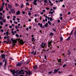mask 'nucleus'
<instances>
[{
    "label": "nucleus",
    "mask_w": 76,
    "mask_h": 76,
    "mask_svg": "<svg viewBox=\"0 0 76 76\" xmlns=\"http://www.w3.org/2000/svg\"><path fill=\"white\" fill-rule=\"evenodd\" d=\"M45 45H46V43H44L43 42H42L40 46L41 47H42V48H44Z\"/></svg>",
    "instance_id": "obj_3"
},
{
    "label": "nucleus",
    "mask_w": 76,
    "mask_h": 76,
    "mask_svg": "<svg viewBox=\"0 0 76 76\" xmlns=\"http://www.w3.org/2000/svg\"><path fill=\"white\" fill-rule=\"evenodd\" d=\"M40 27H41V28H42V24L41 23L40 24Z\"/></svg>",
    "instance_id": "obj_41"
},
{
    "label": "nucleus",
    "mask_w": 76,
    "mask_h": 76,
    "mask_svg": "<svg viewBox=\"0 0 76 76\" xmlns=\"http://www.w3.org/2000/svg\"><path fill=\"white\" fill-rule=\"evenodd\" d=\"M8 7L9 9H11V8L12 7V6L9 4L8 5Z\"/></svg>",
    "instance_id": "obj_10"
},
{
    "label": "nucleus",
    "mask_w": 76,
    "mask_h": 76,
    "mask_svg": "<svg viewBox=\"0 0 76 76\" xmlns=\"http://www.w3.org/2000/svg\"><path fill=\"white\" fill-rule=\"evenodd\" d=\"M9 28H12V26H9Z\"/></svg>",
    "instance_id": "obj_47"
},
{
    "label": "nucleus",
    "mask_w": 76,
    "mask_h": 76,
    "mask_svg": "<svg viewBox=\"0 0 76 76\" xmlns=\"http://www.w3.org/2000/svg\"><path fill=\"white\" fill-rule=\"evenodd\" d=\"M6 9L7 10H9V9H8V8H7V7H6Z\"/></svg>",
    "instance_id": "obj_61"
},
{
    "label": "nucleus",
    "mask_w": 76,
    "mask_h": 76,
    "mask_svg": "<svg viewBox=\"0 0 76 76\" xmlns=\"http://www.w3.org/2000/svg\"><path fill=\"white\" fill-rule=\"evenodd\" d=\"M73 30H72L70 33V35H72V34H73Z\"/></svg>",
    "instance_id": "obj_23"
},
{
    "label": "nucleus",
    "mask_w": 76,
    "mask_h": 76,
    "mask_svg": "<svg viewBox=\"0 0 76 76\" xmlns=\"http://www.w3.org/2000/svg\"><path fill=\"white\" fill-rule=\"evenodd\" d=\"M50 20V21H52V20H53V18L51 17L50 18L49 17V20Z\"/></svg>",
    "instance_id": "obj_16"
},
{
    "label": "nucleus",
    "mask_w": 76,
    "mask_h": 76,
    "mask_svg": "<svg viewBox=\"0 0 76 76\" xmlns=\"http://www.w3.org/2000/svg\"><path fill=\"white\" fill-rule=\"evenodd\" d=\"M15 14L17 15H19V14H20V11L18 10V12H17V13H16Z\"/></svg>",
    "instance_id": "obj_9"
},
{
    "label": "nucleus",
    "mask_w": 76,
    "mask_h": 76,
    "mask_svg": "<svg viewBox=\"0 0 76 76\" xmlns=\"http://www.w3.org/2000/svg\"><path fill=\"white\" fill-rule=\"evenodd\" d=\"M8 35H9V34L6 35V37H7V38H8V37H9V36L8 37Z\"/></svg>",
    "instance_id": "obj_56"
},
{
    "label": "nucleus",
    "mask_w": 76,
    "mask_h": 76,
    "mask_svg": "<svg viewBox=\"0 0 76 76\" xmlns=\"http://www.w3.org/2000/svg\"><path fill=\"white\" fill-rule=\"evenodd\" d=\"M21 65V63H18L17 64V66H20Z\"/></svg>",
    "instance_id": "obj_19"
},
{
    "label": "nucleus",
    "mask_w": 76,
    "mask_h": 76,
    "mask_svg": "<svg viewBox=\"0 0 76 76\" xmlns=\"http://www.w3.org/2000/svg\"><path fill=\"white\" fill-rule=\"evenodd\" d=\"M37 2V1L36 0H34L33 1V4L34 5H35V6H37V3H36Z\"/></svg>",
    "instance_id": "obj_8"
},
{
    "label": "nucleus",
    "mask_w": 76,
    "mask_h": 76,
    "mask_svg": "<svg viewBox=\"0 0 76 76\" xmlns=\"http://www.w3.org/2000/svg\"><path fill=\"white\" fill-rule=\"evenodd\" d=\"M28 15H29V16H30V15H31V13L30 12H29L28 13Z\"/></svg>",
    "instance_id": "obj_40"
},
{
    "label": "nucleus",
    "mask_w": 76,
    "mask_h": 76,
    "mask_svg": "<svg viewBox=\"0 0 76 76\" xmlns=\"http://www.w3.org/2000/svg\"><path fill=\"white\" fill-rule=\"evenodd\" d=\"M58 1L60 2V1H63V0H58Z\"/></svg>",
    "instance_id": "obj_44"
},
{
    "label": "nucleus",
    "mask_w": 76,
    "mask_h": 76,
    "mask_svg": "<svg viewBox=\"0 0 76 76\" xmlns=\"http://www.w3.org/2000/svg\"><path fill=\"white\" fill-rule=\"evenodd\" d=\"M28 29H29L28 28H26V30L27 31H28Z\"/></svg>",
    "instance_id": "obj_63"
},
{
    "label": "nucleus",
    "mask_w": 76,
    "mask_h": 76,
    "mask_svg": "<svg viewBox=\"0 0 76 76\" xmlns=\"http://www.w3.org/2000/svg\"><path fill=\"white\" fill-rule=\"evenodd\" d=\"M13 18H15H15H16V17L15 16H13Z\"/></svg>",
    "instance_id": "obj_64"
},
{
    "label": "nucleus",
    "mask_w": 76,
    "mask_h": 76,
    "mask_svg": "<svg viewBox=\"0 0 76 76\" xmlns=\"http://www.w3.org/2000/svg\"><path fill=\"white\" fill-rule=\"evenodd\" d=\"M66 64H64V65H63V67L64 68V67H66Z\"/></svg>",
    "instance_id": "obj_32"
},
{
    "label": "nucleus",
    "mask_w": 76,
    "mask_h": 76,
    "mask_svg": "<svg viewBox=\"0 0 76 76\" xmlns=\"http://www.w3.org/2000/svg\"><path fill=\"white\" fill-rule=\"evenodd\" d=\"M0 23L1 25H2L4 24L3 23V22L1 21H0Z\"/></svg>",
    "instance_id": "obj_21"
},
{
    "label": "nucleus",
    "mask_w": 76,
    "mask_h": 76,
    "mask_svg": "<svg viewBox=\"0 0 76 76\" xmlns=\"http://www.w3.org/2000/svg\"><path fill=\"white\" fill-rule=\"evenodd\" d=\"M16 40L12 41V43L13 44V45L12 46V47H13L15 45H16Z\"/></svg>",
    "instance_id": "obj_6"
},
{
    "label": "nucleus",
    "mask_w": 76,
    "mask_h": 76,
    "mask_svg": "<svg viewBox=\"0 0 76 76\" xmlns=\"http://www.w3.org/2000/svg\"><path fill=\"white\" fill-rule=\"evenodd\" d=\"M48 1L50 4L51 3V1H50V0H49Z\"/></svg>",
    "instance_id": "obj_59"
},
{
    "label": "nucleus",
    "mask_w": 76,
    "mask_h": 76,
    "mask_svg": "<svg viewBox=\"0 0 76 76\" xmlns=\"http://www.w3.org/2000/svg\"><path fill=\"white\" fill-rule=\"evenodd\" d=\"M11 33L13 35H15V32H14V31H11Z\"/></svg>",
    "instance_id": "obj_30"
},
{
    "label": "nucleus",
    "mask_w": 76,
    "mask_h": 76,
    "mask_svg": "<svg viewBox=\"0 0 76 76\" xmlns=\"http://www.w3.org/2000/svg\"><path fill=\"white\" fill-rule=\"evenodd\" d=\"M15 36L16 37H19V35H18V34H15Z\"/></svg>",
    "instance_id": "obj_28"
},
{
    "label": "nucleus",
    "mask_w": 76,
    "mask_h": 76,
    "mask_svg": "<svg viewBox=\"0 0 76 76\" xmlns=\"http://www.w3.org/2000/svg\"><path fill=\"white\" fill-rule=\"evenodd\" d=\"M33 54H34V55H35L36 54V52H35L34 53H33Z\"/></svg>",
    "instance_id": "obj_62"
},
{
    "label": "nucleus",
    "mask_w": 76,
    "mask_h": 76,
    "mask_svg": "<svg viewBox=\"0 0 76 76\" xmlns=\"http://www.w3.org/2000/svg\"><path fill=\"white\" fill-rule=\"evenodd\" d=\"M45 25H44L42 26V28H45Z\"/></svg>",
    "instance_id": "obj_50"
},
{
    "label": "nucleus",
    "mask_w": 76,
    "mask_h": 76,
    "mask_svg": "<svg viewBox=\"0 0 76 76\" xmlns=\"http://www.w3.org/2000/svg\"><path fill=\"white\" fill-rule=\"evenodd\" d=\"M44 1L45 3H48V0H44Z\"/></svg>",
    "instance_id": "obj_27"
},
{
    "label": "nucleus",
    "mask_w": 76,
    "mask_h": 76,
    "mask_svg": "<svg viewBox=\"0 0 76 76\" xmlns=\"http://www.w3.org/2000/svg\"><path fill=\"white\" fill-rule=\"evenodd\" d=\"M35 41V38H34V37L32 38V41Z\"/></svg>",
    "instance_id": "obj_26"
},
{
    "label": "nucleus",
    "mask_w": 76,
    "mask_h": 76,
    "mask_svg": "<svg viewBox=\"0 0 76 76\" xmlns=\"http://www.w3.org/2000/svg\"><path fill=\"white\" fill-rule=\"evenodd\" d=\"M14 23H15V24H18V22H15V21L14 22Z\"/></svg>",
    "instance_id": "obj_43"
},
{
    "label": "nucleus",
    "mask_w": 76,
    "mask_h": 76,
    "mask_svg": "<svg viewBox=\"0 0 76 76\" xmlns=\"http://www.w3.org/2000/svg\"><path fill=\"white\" fill-rule=\"evenodd\" d=\"M58 72V71H57V69H54V72H53V73H57Z\"/></svg>",
    "instance_id": "obj_14"
},
{
    "label": "nucleus",
    "mask_w": 76,
    "mask_h": 76,
    "mask_svg": "<svg viewBox=\"0 0 76 76\" xmlns=\"http://www.w3.org/2000/svg\"><path fill=\"white\" fill-rule=\"evenodd\" d=\"M68 14L69 15H70V12H68Z\"/></svg>",
    "instance_id": "obj_57"
},
{
    "label": "nucleus",
    "mask_w": 76,
    "mask_h": 76,
    "mask_svg": "<svg viewBox=\"0 0 76 76\" xmlns=\"http://www.w3.org/2000/svg\"><path fill=\"white\" fill-rule=\"evenodd\" d=\"M58 73H62V72L59 71L58 72Z\"/></svg>",
    "instance_id": "obj_58"
},
{
    "label": "nucleus",
    "mask_w": 76,
    "mask_h": 76,
    "mask_svg": "<svg viewBox=\"0 0 76 76\" xmlns=\"http://www.w3.org/2000/svg\"><path fill=\"white\" fill-rule=\"evenodd\" d=\"M11 40H12V43H13V42L14 41H16V42H17V40H16V39L13 40V38L11 39Z\"/></svg>",
    "instance_id": "obj_17"
},
{
    "label": "nucleus",
    "mask_w": 76,
    "mask_h": 76,
    "mask_svg": "<svg viewBox=\"0 0 76 76\" xmlns=\"http://www.w3.org/2000/svg\"><path fill=\"white\" fill-rule=\"evenodd\" d=\"M18 71H17L16 72L15 71V70L14 71H12L11 72L12 73L14 76H18V75H19V74H24V73H26L27 74H28V75H31L32 72L29 71H28V72L26 71V70H23V69H21L19 72H18Z\"/></svg>",
    "instance_id": "obj_1"
},
{
    "label": "nucleus",
    "mask_w": 76,
    "mask_h": 76,
    "mask_svg": "<svg viewBox=\"0 0 76 76\" xmlns=\"http://www.w3.org/2000/svg\"><path fill=\"white\" fill-rule=\"evenodd\" d=\"M48 23L50 25H51V23L50 21H48Z\"/></svg>",
    "instance_id": "obj_22"
},
{
    "label": "nucleus",
    "mask_w": 76,
    "mask_h": 76,
    "mask_svg": "<svg viewBox=\"0 0 76 76\" xmlns=\"http://www.w3.org/2000/svg\"><path fill=\"white\" fill-rule=\"evenodd\" d=\"M44 57H45V60H47V56L45 55Z\"/></svg>",
    "instance_id": "obj_37"
},
{
    "label": "nucleus",
    "mask_w": 76,
    "mask_h": 76,
    "mask_svg": "<svg viewBox=\"0 0 76 76\" xmlns=\"http://www.w3.org/2000/svg\"><path fill=\"white\" fill-rule=\"evenodd\" d=\"M10 16H7V18L8 19H10Z\"/></svg>",
    "instance_id": "obj_35"
},
{
    "label": "nucleus",
    "mask_w": 76,
    "mask_h": 76,
    "mask_svg": "<svg viewBox=\"0 0 76 76\" xmlns=\"http://www.w3.org/2000/svg\"><path fill=\"white\" fill-rule=\"evenodd\" d=\"M63 37H60V42H62V41H63Z\"/></svg>",
    "instance_id": "obj_11"
},
{
    "label": "nucleus",
    "mask_w": 76,
    "mask_h": 76,
    "mask_svg": "<svg viewBox=\"0 0 76 76\" xmlns=\"http://www.w3.org/2000/svg\"><path fill=\"white\" fill-rule=\"evenodd\" d=\"M26 5L27 6H29V4L28 2H26Z\"/></svg>",
    "instance_id": "obj_36"
},
{
    "label": "nucleus",
    "mask_w": 76,
    "mask_h": 76,
    "mask_svg": "<svg viewBox=\"0 0 76 76\" xmlns=\"http://www.w3.org/2000/svg\"><path fill=\"white\" fill-rule=\"evenodd\" d=\"M61 59L60 58L58 60V62L59 63H61Z\"/></svg>",
    "instance_id": "obj_18"
},
{
    "label": "nucleus",
    "mask_w": 76,
    "mask_h": 76,
    "mask_svg": "<svg viewBox=\"0 0 76 76\" xmlns=\"http://www.w3.org/2000/svg\"><path fill=\"white\" fill-rule=\"evenodd\" d=\"M22 13L24 15V14H25V11H23L22 12Z\"/></svg>",
    "instance_id": "obj_42"
},
{
    "label": "nucleus",
    "mask_w": 76,
    "mask_h": 76,
    "mask_svg": "<svg viewBox=\"0 0 76 76\" xmlns=\"http://www.w3.org/2000/svg\"><path fill=\"white\" fill-rule=\"evenodd\" d=\"M53 73V72L51 71V72H49V74H51V73Z\"/></svg>",
    "instance_id": "obj_48"
},
{
    "label": "nucleus",
    "mask_w": 76,
    "mask_h": 76,
    "mask_svg": "<svg viewBox=\"0 0 76 76\" xmlns=\"http://www.w3.org/2000/svg\"><path fill=\"white\" fill-rule=\"evenodd\" d=\"M0 15H1V16H2L3 15V14L1 13V12L0 13Z\"/></svg>",
    "instance_id": "obj_55"
},
{
    "label": "nucleus",
    "mask_w": 76,
    "mask_h": 76,
    "mask_svg": "<svg viewBox=\"0 0 76 76\" xmlns=\"http://www.w3.org/2000/svg\"><path fill=\"white\" fill-rule=\"evenodd\" d=\"M63 16L62 14H60V16Z\"/></svg>",
    "instance_id": "obj_52"
},
{
    "label": "nucleus",
    "mask_w": 76,
    "mask_h": 76,
    "mask_svg": "<svg viewBox=\"0 0 76 76\" xmlns=\"http://www.w3.org/2000/svg\"><path fill=\"white\" fill-rule=\"evenodd\" d=\"M2 6H3V7H4V2H3L2 3Z\"/></svg>",
    "instance_id": "obj_38"
},
{
    "label": "nucleus",
    "mask_w": 76,
    "mask_h": 76,
    "mask_svg": "<svg viewBox=\"0 0 76 76\" xmlns=\"http://www.w3.org/2000/svg\"><path fill=\"white\" fill-rule=\"evenodd\" d=\"M1 8L0 9V12H1V11H2L3 10V6H1Z\"/></svg>",
    "instance_id": "obj_13"
},
{
    "label": "nucleus",
    "mask_w": 76,
    "mask_h": 76,
    "mask_svg": "<svg viewBox=\"0 0 76 76\" xmlns=\"http://www.w3.org/2000/svg\"><path fill=\"white\" fill-rule=\"evenodd\" d=\"M3 18L1 16L0 17V20H2Z\"/></svg>",
    "instance_id": "obj_31"
},
{
    "label": "nucleus",
    "mask_w": 76,
    "mask_h": 76,
    "mask_svg": "<svg viewBox=\"0 0 76 76\" xmlns=\"http://www.w3.org/2000/svg\"><path fill=\"white\" fill-rule=\"evenodd\" d=\"M12 26H13V27H15V25H14V24H12Z\"/></svg>",
    "instance_id": "obj_54"
},
{
    "label": "nucleus",
    "mask_w": 76,
    "mask_h": 76,
    "mask_svg": "<svg viewBox=\"0 0 76 76\" xmlns=\"http://www.w3.org/2000/svg\"><path fill=\"white\" fill-rule=\"evenodd\" d=\"M45 18H47V19H48V20H49V17L47 16L46 15L45 16Z\"/></svg>",
    "instance_id": "obj_24"
},
{
    "label": "nucleus",
    "mask_w": 76,
    "mask_h": 76,
    "mask_svg": "<svg viewBox=\"0 0 76 76\" xmlns=\"http://www.w3.org/2000/svg\"><path fill=\"white\" fill-rule=\"evenodd\" d=\"M10 11L12 13H15V10L14 9H11Z\"/></svg>",
    "instance_id": "obj_7"
},
{
    "label": "nucleus",
    "mask_w": 76,
    "mask_h": 76,
    "mask_svg": "<svg viewBox=\"0 0 76 76\" xmlns=\"http://www.w3.org/2000/svg\"><path fill=\"white\" fill-rule=\"evenodd\" d=\"M40 14H41V15H43V14H44V12H41Z\"/></svg>",
    "instance_id": "obj_60"
},
{
    "label": "nucleus",
    "mask_w": 76,
    "mask_h": 76,
    "mask_svg": "<svg viewBox=\"0 0 76 76\" xmlns=\"http://www.w3.org/2000/svg\"><path fill=\"white\" fill-rule=\"evenodd\" d=\"M48 23H46L45 24V27L47 28V27H48Z\"/></svg>",
    "instance_id": "obj_25"
},
{
    "label": "nucleus",
    "mask_w": 76,
    "mask_h": 76,
    "mask_svg": "<svg viewBox=\"0 0 76 76\" xmlns=\"http://www.w3.org/2000/svg\"><path fill=\"white\" fill-rule=\"evenodd\" d=\"M33 68L34 69H37L38 68V66L37 65H36L33 66Z\"/></svg>",
    "instance_id": "obj_12"
},
{
    "label": "nucleus",
    "mask_w": 76,
    "mask_h": 76,
    "mask_svg": "<svg viewBox=\"0 0 76 76\" xmlns=\"http://www.w3.org/2000/svg\"><path fill=\"white\" fill-rule=\"evenodd\" d=\"M2 20L3 22L5 23L6 22V20L5 19H2Z\"/></svg>",
    "instance_id": "obj_20"
},
{
    "label": "nucleus",
    "mask_w": 76,
    "mask_h": 76,
    "mask_svg": "<svg viewBox=\"0 0 76 76\" xmlns=\"http://www.w3.org/2000/svg\"><path fill=\"white\" fill-rule=\"evenodd\" d=\"M18 5L19 4H15V6H18Z\"/></svg>",
    "instance_id": "obj_45"
},
{
    "label": "nucleus",
    "mask_w": 76,
    "mask_h": 76,
    "mask_svg": "<svg viewBox=\"0 0 76 76\" xmlns=\"http://www.w3.org/2000/svg\"><path fill=\"white\" fill-rule=\"evenodd\" d=\"M53 31H54V32H56V29L54 28H53Z\"/></svg>",
    "instance_id": "obj_39"
},
{
    "label": "nucleus",
    "mask_w": 76,
    "mask_h": 76,
    "mask_svg": "<svg viewBox=\"0 0 76 76\" xmlns=\"http://www.w3.org/2000/svg\"><path fill=\"white\" fill-rule=\"evenodd\" d=\"M17 20L18 21H19L20 20V19H19V18H17Z\"/></svg>",
    "instance_id": "obj_53"
},
{
    "label": "nucleus",
    "mask_w": 76,
    "mask_h": 76,
    "mask_svg": "<svg viewBox=\"0 0 76 76\" xmlns=\"http://www.w3.org/2000/svg\"><path fill=\"white\" fill-rule=\"evenodd\" d=\"M74 34V35L76 36V30L75 31Z\"/></svg>",
    "instance_id": "obj_34"
},
{
    "label": "nucleus",
    "mask_w": 76,
    "mask_h": 76,
    "mask_svg": "<svg viewBox=\"0 0 76 76\" xmlns=\"http://www.w3.org/2000/svg\"><path fill=\"white\" fill-rule=\"evenodd\" d=\"M6 34L7 35H9V32L8 31H7L6 32Z\"/></svg>",
    "instance_id": "obj_49"
},
{
    "label": "nucleus",
    "mask_w": 76,
    "mask_h": 76,
    "mask_svg": "<svg viewBox=\"0 0 76 76\" xmlns=\"http://www.w3.org/2000/svg\"><path fill=\"white\" fill-rule=\"evenodd\" d=\"M49 14H53V12H50L49 13Z\"/></svg>",
    "instance_id": "obj_33"
},
{
    "label": "nucleus",
    "mask_w": 76,
    "mask_h": 76,
    "mask_svg": "<svg viewBox=\"0 0 76 76\" xmlns=\"http://www.w3.org/2000/svg\"><path fill=\"white\" fill-rule=\"evenodd\" d=\"M70 37H68V38L67 39V40H70Z\"/></svg>",
    "instance_id": "obj_46"
},
{
    "label": "nucleus",
    "mask_w": 76,
    "mask_h": 76,
    "mask_svg": "<svg viewBox=\"0 0 76 76\" xmlns=\"http://www.w3.org/2000/svg\"><path fill=\"white\" fill-rule=\"evenodd\" d=\"M49 35L50 36H53V35H54V33L52 32L50 33Z\"/></svg>",
    "instance_id": "obj_15"
},
{
    "label": "nucleus",
    "mask_w": 76,
    "mask_h": 76,
    "mask_svg": "<svg viewBox=\"0 0 76 76\" xmlns=\"http://www.w3.org/2000/svg\"><path fill=\"white\" fill-rule=\"evenodd\" d=\"M53 43V41H50L49 42H48V47H50V45L51 46L52 45H51V44Z\"/></svg>",
    "instance_id": "obj_4"
},
{
    "label": "nucleus",
    "mask_w": 76,
    "mask_h": 76,
    "mask_svg": "<svg viewBox=\"0 0 76 76\" xmlns=\"http://www.w3.org/2000/svg\"><path fill=\"white\" fill-rule=\"evenodd\" d=\"M23 4H22L21 5V8H23Z\"/></svg>",
    "instance_id": "obj_29"
},
{
    "label": "nucleus",
    "mask_w": 76,
    "mask_h": 76,
    "mask_svg": "<svg viewBox=\"0 0 76 76\" xmlns=\"http://www.w3.org/2000/svg\"><path fill=\"white\" fill-rule=\"evenodd\" d=\"M19 43L21 45H23V44H24V42H23L22 39H21Z\"/></svg>",
    "instance_id": "obj_5"
},
{
    "label": "nucleus",
    "mask_w": 76,
    "mask_h": 76,
    "mask_svg": "<svg viewBox=\"0 0 76 76\" xmlns=\"http://www.w3.org/2000/svg\"><path fill=\"white\" fill-rule=\"evenodd\" d=\"M1 58H2V59H3L4 58V60H3V62H4V61H5V60L6 59V58H5V54H2L1 55Z\"/></svg>",
    "instance_id": "obj_2"
},
{
    "label": "nucleus",
    "mask_w": 76,
    "mask_h": 76,
    "mask_svg": "<svg viewBox=\"0 0 76 76\" xmlns=\"http://www.w3.org/2000/svg\"><path fill=\"white\" fill-rule=\"evenodd\" d=\"M43 12H45V10H42Z\"/></svg>",
    "instance_id": "obj_51"
}]
</instances>
